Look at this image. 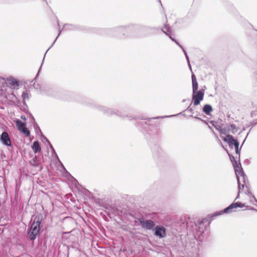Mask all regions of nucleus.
Segmentation results:
<instances>
[{
	"label": "nucleus",
	"mask_w": 257,
	"mask_h": 257,
	"mask_svg": "<svg viewBox=\"0 0 257 257\" xmlns=\"http://www.w3.org/2000/svg\"><path fill=\"white\" fill-rule=\"evenodd\" d=\"M41 223V219L38 217H36L28 233V236L31 240L36 239L39 234Z\"/></svg>",
	"instance_id": "nucleus-1"
},
{
	"label": "nucleus",
	"mask_w": 257,
	"mask_h": 257,
	"mask_svg": "<svg viewBox=\"0 0 257 257\" xmlns=\"http://www.w3.org/2000/svg\"><path fill=\"white\" fill-rule=\"evenodd\" d=\"M247 207L245 203H242L240 202H233L229 206L225 208L224 210L219 212L218 213L214 214L215 216L220 215L223 213H230L233 212L237 211L238 208Z\"/></svg>",
	"instance_id": "nucleus-2"
},
{
	"label": "nucleus",
	"mask_w": 257,
	"mask_h": 257,
	"mask_svg": "<svg viewBox=\"0 0 257 257\" xmlns=\"http://www.w3.org/2000/svg\"><path fill=\"white\" fill-rule=\"evenodd\" d=\"M215 128L221 134L226 135L230 132L234 133L235 125L232 124L229 125H225L221 124L216 126Z\"/></svg>",
	"instance_id": "nucleus-3"
},
{
	"label": "nucleus",
	"mask_w": 257,
	"mask_h": 257,
	"mask_svg": "<svg viewBox=\"0 0 257 257\" xmlns=\"http://www.w3.org/2000/svg\"><path fill=\"white\" fill-rule=\"evenodd\" d=\"M236 176L238 184L239 192H243L244 191L245 188H247V182L245 180V177L241 172L239 173L238 174L236 173Z\"/></svg>",
	"instance_id": "nucleus-4"
},
{
	"label": "nucleus",
	"mask_w": 257,
	"mask_h": 257,
	"mask_svg": "<svg viewBox=\"0 0 257 257\" xmlns=\"http://www.w3.org/2000/svg\"><path fill=\"white\" fill-rule=\"evenodd\" d=\"M204 95V93L203 90L197 91L193 92L192 95V101L194 105H198L200 104V102L203 100Z\"/></svg>",
	"instance_id": "nucleus-5"
},
{
	"label": "nucleus",
	"mask_w": 257,
	"mask_h": 257,
	"mask_svg": "<svg viewBox=\"0 0 257 257\" xmlns=\"http://www.w3.org/2000/svg\"><path fill=\"white\" fill-rule=\"evenodd\" d=\"M16 126L18 130L24 134L26 137H29L30 136V132L26 127V124L25 122H23L21 120L18 119L16 121Z\"/></svg>",
	"instance_id": "nucleus-6"
},
{
	"label": "nucleus",
	"mask_w": 257,
	"mask_h": 257,
	"mask_svg": "<svg viewBox=\"0 0 257 257\" xmlns=\"http://www.w3.org/2000/svg\"><path fill=\"white\" fill-rule=\"evenodd\" d=\"M222 140L227 143L230 146L234 145L236 153H238L239 143L232 136L227 135L225 137L222 138Z\"/></svg>",
	"instance_id": "nucleus-7"
},
{
	"label": "nucleus",
	"mask_w": 257,
	"mask_h": 257,
	"mask_svg": "<svg viewBox=\"0 0 257 257\" xmlns=\"http://www.w3.org/2000/svg\"><path fill=\"white\" fill-rule=\"evenodd\" d=\"M139 221L142 227L145 229H151L155 226L154 222L151 220L144 221L142 219H140Z\"/></svg>",
	"instance_id": "nucleus-8"
},
{
	"label": "nucleus",
	"mask_w": 257,
	"mask_h": 257,
	"mask_svg": "<svg viewBox=\"0 0 257 257\" xmlns=\"http://www.w3.org/2000/svg\"><path fill=\"white\" fill-rule=\"evenodd\" d=\"M1 139L5 145L7 146H11V141L7 132H4L2 133Z\"/></svg>",
	"instance_id": "nucleus-9"
},
{
	"label": "nucleus",
	"mask_w": 257,
	"mask_h": 257,
	"mask_svg": "<svg viewBox=\"0 0 257 257\" xmlns=\"http://www.w3.org/2000/svg\"><path fill=\"white\" fill-rule=\"evenodd\" d=\"M166 231L165 227L163 226H157L155 227V234L161 238L166 235Z\"/></svg>",
	"instance_id": "nucleus-10"
},
{
	"label": "nucleus",
	"mask_w": 257,
	"mask_h": 257,
	"mask_svg": "<svg viewBox=\"0 0 257 257\" xmlns=\"http://www.w3.org/2000/svg\"><path fill=\"white\" fill-rule=\"evenodd\" d=\"M7 83L12 89H16L19 86L18 81L14 78H8Z\"/></svg>",
	"instance_id": "nucleus-11"
},
{
	"label": "nucleus",
	"mask_w": 257,
	"mask_h": 257,
	"mask_svg": "<svg viewBox=\"0 0 257 257\" xmlns=\"http://www.w3.org/2000/svg\"><path fill=\"white\" fill-rule=\"evenodd\" d=\"M192 89L193 92H195L197 91L198 88V83L197 82L196 76L194 74L192 75Z\"/></svg>",
	"instance_id": "nucleus-12"
},
{
	"label": "nucleus",
	"mask_w": 257,
	"mask_h": 257,
	"mask_svg": "<svg viewBox=\"0 0 257 257\" xmlns=\"http://www.w3.org/2000/svg\"><path fill=\"white\" fill-rule=\"evenodd\" d=\"M32 148L35 154L39 153L41 151V148L40 147L39 142L38 141H35L33 143V144L32 146Z\"/></svg>",
	"instance_id": "nucleus-13"
},
{
	"label": "nucleus",
	"mask_w": 257,
	"mask_h": 257,
	"mask_svg": "<svg viewBox=\"0 0 257 257\" xmlns=\"http://www.w3.org/2000/svg\"><path fill=\"white\" fill-rule=\"evenodd\" d=\"M212 110L211 106L209 104H205L203 108V112L206 114H209Z\"/></svg>",
	"instance_id": "nucleus-14"
},
{
	"label": "nucleus",
	"mask_w": 257,
	"mask_h": 257,
	"mask_svg": "<svg viewBox=\"0 0 257 257\" xmlns=\"http://www.w3.org/2000/svg\"><path fill=\"white\" fill-rule=\"evenodd\" d=\"M22 97L24 103L26 100L29 99V95L28 93L27 92H24L22 95Z\"/></svg>",
	"instance_id": "nucleus-15"
},
{
	"label": "nucleus",
	"mask_w": 257,
	"mask_h": 257,
	"mask_svg": "<svg viewBox=\"0 0 257 257\" xmlns=\"http://www.w3.org/2000/svg\"><path fill=\"white\" fill-rule=\"evenodd\" d=\"M170 39H171L172 40H173V39L172 38V37H170Z\"/></svg>",
	"instance_id": "nucleus-16"
},
{
	"label": "nucleus",
	"mask_w": 257,
	"mask_h": 257,
	"mask_svg": "<svg viewBox=\"0 0 257 257\" xmlns=\"http://www.w3.org/2000/svg\"><path fill=\"white\" fill-rule=\"evenodd\" d=\"M170 39H171L172 40H173V39L172 38V37H170Z\"/></svg>",
	"instance_id": "nucleus-17"
},
{
	"label": "nucleus",
	"mask_w": 257,
	"mask_h": 257,
	"mask_svg": "<svg viewBox=\"0 0 257 257\" xmlns=\"http://www.w3.org/2000/svg\"><path fill=\"white\" fill-rule=\"evenodd\" d=\"M170 39H171L172 40H173V39L172 38V37H170Z\"/></svg>",
	"instance_id": "nucleus-18"
}]
</instances>
